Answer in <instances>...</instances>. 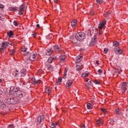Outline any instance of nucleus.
<instances>
[{
	"label": "nucleus",
	"instance_id": "54",
	"mask_svg": "<svg viewBox=\"0 0 128 128\" xmlns=\"http://www.w3.org/2000/svg\"><path fill=\"white\" fill-rule=\"evenodd\" d=\"M88 86L92 84V81L88 80V82L87 83Z\"/></svg>",
	"mask_w": 128,
	"mask_h": 128
},
{
	"label": "nucleus",
	"instance_id": "35",
	"mask_svg": "<svg viewBox=\"0 0 128 128\" xmlns=\"http://www.w3.org/2000/svg\"><path fill=\"white\" fill-rule=\"evenodd\" d=\"M27 50H28V48H26V46H24L22 48V52H26Z\"/></svg>",
	"mask_w": 128,
	"mask_h": 128
},
{
	"label": "nucleus",
	"instance_id": "51",
	"mask_svg": "<svg viewBox=\"0 0 128 128\" xmlns=\"http://www.w3.org/2000/svg\"><path fill=\"white\" fill-rule=\"evenodd\" d=\"M37 34L36 33L34 32L32 34V36H33V38H36V36Z\"/></svg>",
	"mask_w": 128,
	"mask_h": 128
},
{
	"label": "nucleus",
	"instance_id": "16",
	"mask_svg": "<svg viewBox=\"0 0 128 128\" xmlns=\"http://www.w3.org/2000/svg\"><path fill=\"white\" fill-rule=\"evenodd\" d=\"M96 36H94L93 38L92 39L91 42H90V46H94L96 44Z\"/></svg>",
	"mask_w": 128,
	"mask_h": 128
},
{
	"label": "nucleus",
	"instance_id": "6",
	"mask_svg": "<svg viewBox=\"0 0 128 128\" xmlns=\"http://www.w3.org/2000/svg\"><path fill=\"white\" fill-rule=\"evenodd\" d=\"M8 46V43L6 42H4L2 44L1 48H0V52H4V50L6 48V47Z\"/></svg>",
	"mask_w": 128,
	"mask_h": 128
},
{
	"label": "nucleus",
	"instance_id": "37",
	"mask_svg": "<svg viewBox=\"0 0 128 128\" xmlns=\"http://www.w3.org/2000/svg\"><path fill=\"white\" fill-rule=\"evenodd\" d=\"M103 0H96V2L98 4H102V3Z\"/></svg>",
	"mask_w": 128,
	"mask_h": 128
},
{
	"label": "nucleus",
	"instance_id": "45",
	"mask_svg": "<svg viewBox=\"0 0 128 128\" xmlns=\"http://www.w3.org/2000/svg\"><path fill=\"white\" fill-rule=\"evenodd\" d=\"M108 50L107 48H104V54H108Z\"/></svg>",
	"mask_w": 128,
	"mask_h": 128
},
{
	"label": "nucleus",
	"instance_id": "13",
	"mask_svg": "<svg viewBox=\"0 0 128 128\" xmlns=\"http://www.w3.org/2000/svg\"><path fill=\"white\" fill-rule=\"evenodd\" d=\"M24 8H26V6L24 4H21L19 7L18 14H20V16H22V12H24Z\"/></svg>",
	"mask_w": 128,
	"mask_h": 128
},
{
	"label": "nucleus",
	"instance_id": "17",
	"mask_svg": "<svg viewBox=\"0 0 128 128\" xmlns=\"http://www.w3.org/2000/svg\"><path fill=\"white\" fill-rule=\"evenodd\" d=\"M55 60H56V56H52L48 58V64H52V61Z\"/></svg>",
	"mask_w": 128,
	"mask_h": 128
},
{
	"label": "nucleus",
	"instance_id": "52",
	"mask_svg": "<svg viewBox=\"0 0 128 128\" xmlns=\"http://www.w3.org/2000/svg\"><path fill=\"white\" fill-rule=\"evenodd\" d=\"M52 38V34H49V35L47 37V38Z\"/></svg>",
	"mask_w": 128,
	"mask_h": 128
},
{
	"label": "nucleus",
	"instance_id": "60",
	"mask_svg": "<svg viewBox=\"0 0 128 128\" xmlns=\"http://www.w3.org/2000/svg\"><path fill=\"white\" fill-rule=\"evenodd\" d=\"M7 44H10V46H12V44L11 42L10 43V42H7Z\"/></svg>",
	"mask_w": 128,
	"mask_h": 128
},
{
	"label": "nucleus",
	"instance_id": "30",
	"mask_svg": "<svg viewBox=\"0 0 128 128\" xmlns=\"http://www.w3.org/2000/svg\"><path fill=\"white\" fill-rule=\"evenodd\" d=\"M10 10H12L13 12H18V9L16 7H11L10 8Z\"/></svg>",
	"mask_w": 128,
	"mask_h": 128
},
{
	"label": "nucleus",
	"instance_id": "50",
	"mask_svg": "<svg viewBox=\"0 0 128 128\" xmlns=\"http://www.w3.org/2000/svg\"><path fill=\"white\" fill-rule=\"evenodd\" d=\"M55 84H56V86H58V84H60V81H58V80H57Z\"/></svg>",
	"mask_w": 128,
	"mask_h": 128
},
{
	"label": "nucleus",
	"instance_id": "22",
	"mask_svg": "<svg viewBox=\"0 0 128 128\" xmlns=\"http://www.w3.org/2000/svg\"><path fill=\"white\" fill-rule=\"evenodd\" d=\"M120 44V42L118 41H114L113 42V46H115L116 48L118 47Z\"/></svg>",
	"mask_w": 128,
	"mask_h": 128
},
{
	"label": "nucleus",
	"instance_id": "8",
	"mask_svg": "<svg viewBox=\"0 0 128 128\" xmlns=\"http://www.w3.org/2000/svg\"><path fill=\"white\" fill-rule=\"evenodd\" d=\"M26 70L24 68H23L20 70V72H19L18 76L19 78H24V76H26Z\"/></svg>",
	"mask_w": 128,
	"mask_h": 128
},
{
	"label": "nucleus",
	"instance_id": "40",
	"mask_svg": "<svg viewBox=\"0 0 128 128\" xmlns=\"http://www.w3.org/2000/svg\"><path fill=\"white\" fill-rule=\"evenodd\" d=\"M16 73L14 76L15 78H20V76H18V74H20V72H18V71L16 70Z\"/></svg>",
	"mask_w": 128,
	"mask_h": 128
},
{
	"label": "nucleus",
	"instance_id": "55",
	"mask_svg": "<svg viewBox=\"0 0 128 128\" xmlns=\"http://www.w3.org/2000/svg\"><path fill=\"white\" fill-rule=\"evenodd\" d=\"M58 80L60 82H62V78L61 77L60 78H58Z\"/></svg>",
	"mask_w": 128,
	"mask_h": 128
},
{
	"label": "nucleus",
	"instance_id": "12",
	"mask_svg": "<svg viewBox=\"0 0 128 128\" xmlns=\"http://www.w3.org/2000/svg\"><path fill=\"white\" fill-rule=\"evenodd\" d=\"M53 48L56 52H62V48L58 45H54Z\"/></svg>",
	"mask_w": 128,
	"mask_h": 128
},
{
	"label": "nucleus",
	"instance_id": "61",
	"mask_svg": "<svg viewBox=\"0 0 128 128\" xmlns=\"http://www.w3.org/2000/svg\"><path fill=\"white\" fill-rule=\"evenodd\" d=\"M2 94V91L0 90V95Z\"/></svg>",
	"mask_w": 128,
	"mask_h": 128
},
{
	"label": "nucleus",
	"instance_id": "2",
	"mask_svg": "<svg viewBox=\"0 0 128 128\" xmlns=\"http://www.w3.org/2000/svg\"><path fill=\"white\" fill-rule=\"evenodd\" d=\"M5 102L8 104H16L20 102V100L16 98H6Z\"/></svg>",
	"mask_w": 128,
	"mask_h": 128
},
{
	"label": "nucleus",
	"instance_id": "18",
	"mask_svg": "<svg viewBox=\"0 0 128 128\" xmlns=\"http://www.w3.org/2000/svg\"><path fill=\"white\" fill-rule=\"evenodd\" d=\"M72 84V80H68L66 83V88H70Z\"/></svg>",
	"mask_w": 128,
	"mask_h": 128
},
{
	"label": "nucleus",
	"instance_id": "31",
	"mask_svg": "<svg viewBox=\"0 0 128 128\" xmlns=\"http://www.w3.org/2000/svg\"><path fill=\"white\" fill-rule=\"evenodd\" d=\"M114 112L116 114H122V112L119 109H116Z\"/></svg>",
	"mask_w": 128,
	"mask_h": 128
},
{
	"label": "nucleus",
	"instance_id": "49",
	"mask_svg": "<svg viewBox=\"0 0 128 128\" xmlns=\"http://www.w3.org/2000/svg\"><path fill=\"white\" fill-rule=\"evenodd\" d=\"M8 128H14V126L12 124H10L8 126Z\"/></svg>",
	"mask_w": 128,
	"mask_h": 128
},
{
	"label": "nucleus",
	"instance_id": "5",
	"mask_svg": "<svg viewBox=\"0 0 128 128\" xmlns=\"http://www.w3.org/2000/svg\"><path fill=\"white\" fill-rule=\"evenodd\" d=\"M126 86L128 85L126 84V82H122L121 84L119 86V90H120L122 93L126 92Z\"/></svg>",
	"mask_w": 128,
	"mask_h": 128
},
{
	"label": "nucleus",
	"instance_id": "1",
	"mask_svg": "<svg viewBox=\"0 0 128 128\" xmlns=\"http://www.w3.org/2000/svg\"><path fill=\"white\" fill-rule=\"evenodd\" d=\"M86 36V34L84 32H80L76 34L75 38H74L72 42L74 44H76V43L78 42H82V40H84V36Z\"/></svg>",
	"mask_w": 128,
	"mask_h": 128
},
{
	"label": "nucleus",
	"instance_id": "43",
	"mask_svg": "<svg viewBox=\"0 0 128 128\" xmlns=\"http://www.w3.org/2000/svg\"><path fill=\"white\" fill-rule=\"evenodd\" d=\"M4 20H5L4 16H0V20H2V22H4Z\"/></svg>",
	"mask_w": 128,
	"mask_h": 128
},
{
	"label": "nucleus",
	"instance_id": "39",
	"mask_svg": "<svg viewBox=\"0 0 128 128\" xmlns=\"http://www.w3.org/2000/svg\"><path fill=\"white\" fill-rule=\"evenodd\" d=\"M119 49L120 48L118 47H116L115 48H114V52H115V54H116V52H118Z\"/></svg>",
	"mask_w": 128,
	"mask_h": 128
},
{
	"label": "nucleus",
	"instance_id": "42",
	"mask_svg": "<svg viewBox=\"0 0 128 128\" xmlns=\"http://www.w3.org/2000/svg\"><path fill=\"white\" fill-rule=\"evenodd\" d=\"M50 128H56V124L52 123V124L50 125Z\"/></svg>",
	"mask_w": 128,
	"mask_h": 128
},
{
	"label": "nucleus",
	"instance_id": "53",
	"mask_svg": "<svg viewBox=\"0 0 128 128\" xmlns=\"http://www.w3.org/2000/svg\"><path fill=\"white\" fill-rule=\"evenodd\" d=\"M4 8V6L2 4H0V8Z\"/></svg>",
	"mask_w": 128,
	"mask_h": 128
},
{
	"label": "nucleus",
	"instance_id": "34",
	"mask_svg": "<svg viewBox=\"0 0 128 128\" xmlns=\"http://www.w3.org/2000/svg\"><path fill=\"white\" fill-rule=\"evenodd\" d=\"M122 54V49H119L118 51L116 52V54Z\"/></svg>",
	"mask_w": 128,
	"mask_h": 128
},
{
	"label": "nucleus",
	"instance_id": "64",
	"mask_svg": "<svg viewBox=\"0 0 128 128\" xmlns=\"http://www.w3.org/2000/svg\"><path fill=\"white\" fill-rule=\"evenodd\" d=\"M2 82V79H0V83Z\"/></svg>",
	"mask_w": 128,
	"mask_h": 128
},
{
	"label": "nucleus",
	"instance_id": "15",
	"mask_svg": "<svg viewBox=\"0 0 128 128\" xmlns=\"http://www.w3.org/2000/svg\"><path fill=\"white\" fill-rule=\"evenodd\" d=\"M120 72H122L120 66H116L115 67V72L116 74H120Z\"/></svg>",
	"mask_w": 128,
	"mask_h": 128
},
{
	"label": "nucleus",
	"instance_id": "48",
	"mask_svg": "<svg viewBox=\"0 0 128 128\" xmlns=\"http://www.w3.org/2000/svg\"><path fill=\"white\" fill-rule=\"evenodd\" d=\"M98 74H102V70H98Z\"/></svg>",
	"mask_w": 128,
	"mask_h": 128
},
{
	"label": "nucleus",
	"instance_id": "36",
	"mask_svg": "<svg viewBox=\"0 0 128 128\" xmlns=\"http://www.w3.org/2000/svg\"><path fill=\"white\" fill-rule=\"evenodd\" d=\"M10 56H14V49H12L11 50H10Z\"/></svg>",
	"mask_w": 128,
	"mask_h": 128
},
{
	"label": "nucleus",
	"instance_id": "3",
	"mask_svg": "<svg viewBox=\"0 0 128 128\" xmlns=\"http://www.w3.org/2000/svg\"><path fill=\"white\" fill-rule=\"evenodd\" d=\"M25 56H26L28 58L33 62L36 60V56H38V54H34L33 52H28L26 54H25Z\"/></svg>",
	"mask_w": 128,
	"mask_h": 128
},
{
	"label": "nucleus",
	"instance_id": "32",
	"mask_svg": "<svg viewBox=\"0 0 128 128\" xmlns=\"http://www.w3.org/2000/svg\"><path fill=\"white\" fill-rule=\"evenodd\" d=\"M101 111L104 114H108V111L104 108H101Z\"/></svg>",
	"mask_w": 128,
	"mask_h": 128
},
{
	"label": "nucleus",
	"instance_id": "46",
	"mask_svg": "<svg viewBox=\"0 0 128 128\" xmlns=\"http://www.w3.org/2000/svg\"><path fill=\"white\" fill-rule=\"evenodd\" d=\"M66 72H68V69L65 68L64 71V76H66Z\"/></svg>",
	"mask_w": 128,
	"mask_h": 128
},
{
	"label": "nucleus",
	"instance_id": "62",
	"mask_svg": "<svg viewBox=\"0 0 128 128\" xmlns=\"http://www.w3.org/2000/svg\"><path fill=\"white\" fill-rule=\"evenodd\" d=\"M54 2L56 3L58 2V0H54Z\"/></svg>",
	"mask_w": 128,
	"mask_h": 128
},
{
	"label": "nucleus",
	"instance_id": "19",
	"mask_svg": "<svg viewBox=\"0 0 128 128\" xmlns=\"http://www.w3.org/2000/svg\"><path fill=\"white\" fill-rule=\"evenodd\" d=\"M82 56H78L76 57V64H78L80 62H82Z\"/></svg>",
	"mask_w": 128,
	"mask_h": 128
},
{
	"label": "nucleus",
	"instance_id": "44",
	"mask_svg": "<svg viewBox=\"0 0 128 128\" xmlns=\"http://www.w3.org/2000/svg\"><path fill=\"white\" fill-rule=\"evenodd\" d=\"M13 24L14 26H18V22L16 21H14L13 22Z\"/></svg>",
	"mask_w": 128,
	"mask_h": 128
},
{
	"label": "nucleus",
	"instance_id": "11",
	"mask_svg": "<svg viewBox=\"0 0 128 128\" xmlns=\"http://www.w3.org/2000/svg\"><path fill=\"white\" fill-rule=\"evenodd\" d=\"M106 20H103L102 22H100L98 26L99 30H102V28H104V26H106Z\"/></svg>",
	"mask_w": 128,
	"mask_h": 128
},
{
	"label": "nucleus",
	"instance_id": "9",
	"mask_svg": "<svg viewBox=\"0 0 128 128\" xmlns=\"http://www.w3.org/2000/svg\"><path fill=\"white\" fill-rule=\"evenodd\" d=\"M42 82V80H36V78L34 77H32V82L31 83L32 84H34V86H36L38 84H40Z\"/></svg>",
	"mask_w": 128,
	"mask_h": 128
},
{
	"label": "nucleus",
	"instance_id": "38",
	"mask_svg": "<svg viewBox=\"0 0 128 128\" xmlns=\"http://www.w3.org/2000/svg\"><path fill=\"white\" fill-rule=\"evenodd\" d=\"M28 82H23V86H25L26 88H28Z\"/></svg>",
	"mask_w": 128,
	"mask_h": 128
},
{
	"label": "nucleus",
	"instance_id": "57",
	"mask_svg": "<svg viewBox=\"0 0 128 128\" xmlns=\"http://www.w3.org/2000/svg\"><path fill=\"white\" fill-rule=\"evenodd\" d=\"M96 64H98V65L100 64V63H99V62H98V60H96Z\"/></svg>",
	"mask_w": 128,
	"mask_h": 128
},
{
	"label": "nucleus",
	"instance_id": "25",
	"mask_svg": "<svg viewBox=\"0 0 128 128\" xmlns=\"http://www.w3.org/2000/svg\"><path fill=\"white\" fill-rule=\"evenodd\" d=\"M112 12L108 11L104 14L106 18H110V16Z\"/></svg>",
	"mask_w": 128,
	"mask_h": 128
},
{
	"label": "nucleus",
	"instance_id": "26",
	"mask_svg": "<svg viewBox=\"0 0 128 128\" xmlns=\"http://www.w3.org/2000/svg\"><path fill=\"white\" fill-rule=\"evenodd\" d=\"M48 70H50L51 72H52L54 70V66L52 65H49L48 66Z\"/></svg>",
	"mask_w": 128,
	"mask_h": 128
},
{
	"label": "nucleus",
	"instance_id": "27",
	"mask_svg": "<svg viewBox=\"0 0 128 128\" xmlns=\"http://www.w3.org/2000/svg\"><path fill=\"white\" fill-rule=\"evenodd\" d=\"M7 34L8 36H10V38H12V36H14V32H12V31L10 30L7 33Z\"/></svg>",
	"mask_w": 128,
	"mask_h": 128
},
{
	"label": "nucleus",
	"instance_id": "59",
	"mask_svg": "<svg viewBox=\"0 0 128 128\" xmlns=\"http://www.w3.org/2000/svg\"><path fill=\"white\" fill-rule=\"evenodd\" d=\"M89 80H90V79L85 80V82H88Z\"/></svg>",
	"mask_w": 128,
	"mask_h": 128
},
{
	"label": "nucleus",
	"instance_id": "20",
	"mask_svg": "<svg viewBox=\"0 0 128 128\" xmlns=\"http://www.w3.org/2000/svg\"><path fill=\"white\" fill-rule=\"evenodd\" d=\"M59 60L61 62H64V60H66V56L64 55H61L59 57Z\"/></svg>",
	"mask_w": 128,
	"mask_h": 128
},
{
	"label": "nucleus",
	"instance_id": "63",
	"mask_svg": "<svg viewBox=\"0 0 128 128\" xmlns=\"http://www.w3.org/2000/svg\"><path fill=\"white\" fill-rule=\"evenodd\" d=\"M110 122H114V120H112L110 121Z\"/></svg>",
	"mask_w": 128,
	"mask_h": 128
},
{
	"label": "nucleus",
	"instance_id": "58",
	"mask_svg": "<svg viewBox=\"0 0 128 128\" xmlns=\"http://www.w3.org/2000/svg\"><path fill=\"white\" fill-rule=\"evenodd\" d=\"M40 24H36V28H40Z\"/></svg>",
	"mask_w": 128,
	"mask_h": 128
},
{
	"label": "nucleus",
	"instance_id": "21",
	"mask_svg": "<svg viewBox=\"0 0 128 128\" xmlns=\"http://www.w3.org/2000/svg\"><path fill=\"white\" fill-rule=\"evenodd\" d=\"M77 21L76 20H73L71 22V26L72 28H74V26H76Z\"/></svg>",
	"mask_w": 128,
	"mask_h": 128
},
{
	"label": "nucleus",
	"instance_id": "23",
	"mask_svg": "<svg viewBox=\"0 0 128 128\" xmlns=\"http://www.w3.org/2000/svg\"><path fill=\"white\" fill-rule=\"evenodd\" d=\"M96 122L98 126H102V121L100 119L96 120Z\"/></svg>",
	"mask_w": 128,
	"mask_h": 128
},
{
	"label": "nucleus",
	"instance_id": "29",
	"mask_svg": "<svg viewBox=\"0 0 128 128\" xmlns=\"http://www.w3.org/2000/svg\"><path fill=\"white\" fill-rule=\"evenodd\" d=\"M80 66H82V65H80V64L76 65V70H78V72H80V70H82V68H80Z\"/></svg>",
	"mask_w": 128,
	"mask_h": 128
},
{
	"label": "nucleus",
	"instance_id": "41",
	"mask_svg": "<svg viewBox=\"0 0 128 128\" xmlns=\"http://www.w3.org/2000/svg\"><path fill=\"white\" fill-rule=\"evenodd\" d=\"M45 92H47V94H50V90L48 88H46L45 90Z\"/></svg>",
	"mask_w": 128,
	"mask_h": 128
},
{
	"label": "nucleus",
	"instance_id": "10",
	"mask_svg": "<svg viewBox=\"0 0 128 128\" xmlns=\"http://www.w3.org/2000/svg\"><path fill=\"white\" fill-rule=\"evenodd\" d=\"M44 118H46V116H38V118L37 122H36L37 124H40V122H44Z\"/></svg>",
	"mask_w": 128,
	"mask_h": 128
},
{
	"label": "nucleus",
	"instance_id": "33",
	"mask_svg": "<svg viewBox=\"0 0 128 128\" xmlns=\"http://www.w3.org/2000/svg\"><path fill=\"white\" fill-rule=\"evenodd\" d=\"M30 62H32V60L30 59V58H28V59H26L25 60H24V62L25 64H30Z\"/></svg>",
	"mask_w": 128,
	"mask_h": 128
},
{
	"label": "nucleus",
	"instance_id": "4",
	"mask_svg": "<svg viewBox=\"0 0 128 128\" xmlns=\"http://www.w3.org/2000/svg\"><path fill=\"white\" fill-rule=\"evenodd\" d=\"M18 89L16 92L14 93V96H16V98H22V96H25L26 94L24 92L20 91Z\"/></svg>",
	"mask_w": 128,
	"mask_h": 128
},
{
	"label": "nucleus",
	"instance_id": "24",
	"mask_svg": "<svg viewBox=\"0 0 128 128\" xmlns=\"http://www.w3.org/2000/svg\"><path fill=\"white\" fill-rule=\"evenodd\" d=\"M88 74H90V72H86L82 74V78H86Z\"/></svg>",
	"mask_w": 128,
	"mask_h": 128
},
{
	"label": "nucleus",
	"instance_id": "28",
	"mask_svg": "<svg viewBox=\"0 0 128 128\" xmlns=\"http://www.w3.org/2000/svg\"><path fill=\"white\" fill-rule=\"evenodd\" d=\"M87 108H88V110H90L91 108H92V104L90 103L87 104Z\"/></svg>",
	"mask_w": 128,
	"mask_h": 128
},
{
	"label": "nucleus",
	"instance_id": "47",
	"mask_svg": "<svg viewBox=\"0 0 128 128\" xmlns=\"http://www.w3.org/2000/svg\"><path fill=\"white\" fill-rule=\"evenodd\" d=\"M95 84H100V82L98 81L97 80H95L94 82Z\"/></svg>",
	"mask_w": 128,
	"mask_h": 128
},
{
	"label": "nucleus",
	"instance_id": "56",
	"mask_svg": "<svg viewBox=\"0 0 128 128\" xmlns=\"http://www.w3.org/2000/svg\"><path fill=\"white\" fill-rule=\"evenodd\" d=\"M80 128H86L84 124L81 126Z\"/></svg>",
	"mask_w": 128,
	"mask_h": 128
},
{
	"label": "nucleus",
	"instance_id": "14",
	"mask_svg": "<svg viewBox=\"0 0 128 128\" xmlns=\"http://www.w3.org/2000/svg\"><path fill=\"white\" fill-rule=\"evenodd\" d=\"M54 52V50H52V48H50L47 50L46 52V56H52V52Z\"/></svg>",
	"mask_w": 128,
	"mask_h": 128
},
{
	"label": "nucleus",
	"instance_id": "7",
	"mask_svg": "<svg viewBox=\"0 0 128 128\" xmlns=\"http://www.w3.org/2000/svg\"><path fill=\"white\" fill-rule=\"evenodd\" d=\"M18 90H20V88L11 86L10 87V90L9 91V92L10 94H13L14 96V94L16 93V92H17Z\"/></svg>",
	"mask_w": 128,
	"mask_h": 128
}]
</instances>
